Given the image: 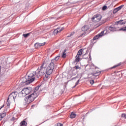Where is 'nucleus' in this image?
<instances>
[{
  "label": "nucleus",
  "instance_id": "41",
  "mask_svg": "<svg viewBox=\"0 0 126 126\" xmlns=\"http://www.w3.org/2000/svg\"><path fill=\"white\" fill-rule=\"evenodd\" d=\"M90 58H91V56H90Z\"/></svg>",
  "mask_w": 126,
  "mask_h": 126
},
{
  "label": "nucleus",
  "instance_id": "36",
  "mask_svg": "<svg viewBox=\"0 0 126 126\" xmlns=\"http://www.w3.org/2000/svg\"><path fill=\"white\" fill-rule=\"evenodd\" d=\"M11 121H15V118H14V117H12L11 119Z\"/></svg>",
  "mask_w": 126,
  "mask_h": 126
},
{
  "label": "nucleus",
  "instance_id": "31",
  "mask_svg": "<svg viewBox=\"0 0 126 126\" xmlns=\"http://www.w3.org/2000/svg\"><path fill=\"white\" fill-rule=\"evenodd\" d=\"M56 126H63V124L61 123H57Z\"/></svg>",
  "mask_w": 126,
  "mask_h": 126
},
{
  "label": "nucleus",
  "instance_id": "42",
  "mask_svg": "<svg viewBox=\"0 0 126 126\" xmlns=\"http://www.w3.org/2000/svg\"><path fill=\"white\" fill-rule=\"evenodd\" d=\"M45 76L47 77V75H45Z\"/></svg>",
  "mask_w": 126,
  "mask_h": 126
},
{
  "label": "nucleus",
  "instance_id": "10",
  "mask_svg": "<svg viewBox=\"0 0 126 126\" xmlns=\"http://www.w3.org/2000/svg\"><path fill=\"white\" fill-rule=\"evenodd\" d=\"M60 57H61V55H58V56L55 57L54 59L51 60V62L50 63H53L54 65H55V64L56 63H57V61H58L59 59H60Z\"/></svg>",
  "mask_w": 126,
  "mask_h": 126
},
{
  "label": "nucleus",
  "instance_id": "40",
  "mask_svg": "<svg viewBox=\"0 0 126 126\" xmlns=\"http://www.w3.org/2000/svg\"><path fill=\"white\" fill-rule=\"evenodd\" d=\"M116 66H113V68H115V67H116Z\"/></svg>",
  "mask_w": 126,
  "mask_h": 126
},
{
  "label": "nucleus",
  "instance_id": "25",
  "mask_svg": "<svg viewBox=\"0 0 126 126\" xmlns=\"http://www.w3.org/2000/svg\"><path fill=\"white\" fill-rule=\"evenodd\" d=\"M123 7H124V5H122L119 7H117V9H118V10H121L122 8H123Z\"/></svg>",
  "mask_w": 126,
  "mask_h": 126
},
{
  "label": "nucleus",
  "instance_id": "21",
  "mask_svg": "<svg viewBox=\"0 0 126 126\" xmlns=\"http://www.w3.org/2000/svg\"><path fill=\"white\" fill-rule=\"evenodd\" d=\"M44 63H43L42 64V65L40 66V70H43L44 69V68H46L45 67H44Z\"/></svg>",
  "mask_w": 126,
  "mask_h": 126
},
{
  "label": "nucleus",
  "instance_id": "22",
  "mask_svg": "<svg viewBox=\"0 0 126 126\" xmlns=\"http://www.w3.org/2000/svg\"><path fill=\"white\" fill-rule=\"evenodd\" d=\"M29 35H30V33H26V34H23V37H24V38H27V37H28Z\"/></svg>",
  "mask_w": 126,
  "mask_h": 126
},
{
  "label": "nucleus",
  "instance_id": "11",
  "mask_svg": "<svg viewBox=\"0 0 126 126\" xmlns=\"http://www.w3.org/2000/svg\"><path fill=\"white\" fill-rule=\"evenodd\" d=\"M45 44H46V42H43L42 43H36L34 44V47L37 48H39V47L44 46V45Z\"/></svg>",
  "mask_w": 126,
  "mask_h": 126
},
{
  "label": "nucleus",
  "instance_id": "23",
  "mask_svg": "<svg viewBox=\"0 0 126 126\" xmlns=\"http://www.w3.org/2000/svg\"><path fill=\"white\" fill-rule=\"evenodd\" d=\"M118 11H119V9H118V8H116L113 10V13H117Z\"/></svg>",
  "mask_w": 126,
  "mask_h": 126
},
{
  "label": "nucleus",
  "instance_id": "30",
  "mask_svg": "<svg viewBox=\"0 0 126 126\" xmlns=\"http://www.w3.org/2000/svg\"><path fill=\"white\" fill-rule=\"evenodd\" d=\"M74 68H75L76 69H79V68H80V67L76 65V66H75Z\"/></svg>",
  "mask_w": 126,
  "mask_h": 126
},
{
  "label": "nucleus",
  "instance_id": "6",
  "mask_svg": "<svg viewBox=\"0 0 126 126\" xmlns=\"http://www.w3.org/2000/svg\"><path fill=\"white\" fill-rule=\"evenodd\" d=\"M101 19H102V16L100 14L94 15L92 18V21L94 22H99Z\"/></svg>",
  "mask_w": 126,
  "mask_h": 126
},
{
  "label": "nucleus",
  "instance_id": "9",
  "mask_svg": "<svg viewBox=\"0 0 126 126\" xmlns=\"http://www.w3.org/2000/svg\"><path fill=\"white\" fill-rule=\"evenodd\" d=\"M102 36H104V31L101 32L100 33H99L98 34L95 35L94 37L93 40H97V39H99V38H101Z\"/></svg>",
  "mask_w": 126,
  "mask_h": 126
},
{
  "label": "nucleus",
  "instance_id": "24",
  "mask_svg": "<svg viewBox=\"0 0 126 126\" xmlns=\"http://www.w3.org/2000/svg\"><path fill=\"white\" fill-rule=\"evenodd\" d=\"M66 57V53H64H64H63L62 57L63 59H64V58H65Z\"/></svg>",
  "mask_w": 126,
  "mask_h": 126
},
{
  "label": "nucleus",
  "instance_id": "20",
  "mask_svg": "<svg viewBox=\"0 0 126 126\" xmlns=\"http://www.w3.org/2000/svg\"><path fill=\"white\" fill-rule=\"evenodd\" d=\"M40 87H41V86H38L35 87L34 89V93H36V91H38V90H39Z\"/></svg>",
  "mask_w": 126,
  "mask_h": 126
},
{
  "label": "nucleus",
  "instance_id": "4",
  "mask_svg": "<svg viewBox=\"0 0 126 126\" xmlns=\"http://www.w3.org/2000/svg\"><path fill=\"white\" fill-rule=\"evenodd\" d=\"M16 96H17V92H14L10 94L7 100V106L6 107L7 109H8L9 108V106H10V102L8 101V100H9V99H13V100H15V98H16Z\"/></svg>",
  "mask_w": 126,
  "mask_h": 126
},
{
  "label": "nucleus",
  "instance_id": "7",
  "mask_svg": "<svg viewBox=\"0 0 126 126\" xmlns=\"http://www.w3.org/2000/svg\"><path fill=\"white\" fill-rule=\"evenodd\" d=\"M83 53V50L82 49H80L78 52V53L76 56V59L75 62H77V63H78L79 61H80V56Z\"/></svg>",
  "mask_w": 126,
  "mask_h": 126
},
{
  "label": "nucleus",
  "instance_id": "26",
  "mask_svg": "<svg viewBox=\"0 0 126 126\" xmlns=\"http://www.w3.org/2000/svg\"><path fill=\"white\" fill-rule=\"evenodd\" d=\"M120 31H126V27L125 28H122L119 30Z\"/></svg>",
  "mask_w": 126,
  "mask_h": 126
},
{
  "label": "nucleus",
  "instance_id": "5",
  "mask_svg": "<svg viewBox=\"0 0 126 126\" xmlns=\"http://www.w3.org/2000/svg\"><path fill=\"white\" fill-rule=\"evenodd\" d=\"M54 68H55V65L52 63H50L46 69V74L47 75H50V74H52Z\"/></svg>",
  "mask_w": 126,
  "mask_h": 126
},
{
  "label": "nucleus",
  "instance_id": "1",
  "mask_svg": "<svg viewBox=\"0 0 126 126\" xmlns=\"http://www.w3.org/2000/svg\"><path fill=\"white\" fill-rule=\"evenodd\" d=\"M36 76V71L28 72L27 74L26 77H24L23 79L25 81L24 82L26 84H30L32 82H33L35 80L34 76Z\"/></svg>",
  "mask_w": 126,
  "mask_h": 126
},
{
  "label": "nucleus",
  "instance_id": "39",
  "mask_svg": "<svg viewBox=\"0 0 126 126\" xmlns=\"http://www.w3.org/2000/svg\"><path fill=\"white\" fill-rule=\"evenodd\" d=\"M65 52H66V50L65 49V50H64L63 53H64V54H65Z\"/></svg>",
  "mask_w": 126,
  "mask_h": 126
},
{
  "label": "nucleus",
  "instance_id": "37",
  "mask_svg": "<svg viewBox=\"0 0 126 126\" xmlns=\"http://www.w3.org/2000/svg\"><path fill=\"white\" fill-rule=\"evenodd\" d=\"M3 107H4V104H3V105L0 108V110L2 109V108H3Z\"/></svg>",
  "mask_w": 126,
  "mask_h": 126
},
{
  "label": "nucleus",
  "instance_id": "19",
  "mask_svg": "<svg viewBox=\"0 0 126 126\" xmlns=\"http://www.w3.org/2000/svg\"><path fill=\"white\" fill-rule=\"evenodd\" d=\"M100 74V72L94 71L93 75L94 76H98Z\"/></svg>",
  "mask_w": 126,
  "mask_h": 126
},
{
  "label": "nucleus",
  "instance_id": "16",
  "mask_svg": "<svg viewBox=\"0 0 126 126\" xmlns=\"http://www.w3.org/2000/svg\"><path fill=\"white\" fill-rule=\"evenodd\" d=\"M109 30H110V31H112L113 32H114V31H116V29L114 27L110 26L109 27Z\"/></svg>",
  "mask_w": 126,
  "mask_h": 126
},
{
  "label": "nucleus",
  "instance_id": "32",
  "mask_svg": "<svg viewBox=\"0 0 126 126\" xmlns=\"http://www.w3.org/2000/svg\"><path fill=\"white\" fill-rule=\"evenodd\" d=\"M74 34V32H72L70 35H68L67 37H71V36H72V35H73Z\"/></svg>",
  "mask_w": 126,
  "mask_h": 126
},
{
  "label": "nucleus",
  "instance_id": "8",
  "mask_svg": "<svg viewBox=\"0 0 126 126\" xmlns=\"http://www.w3.org/2000/svg\"><path fill=\"white\" fill-rule=\"evenodd\" d=\"M35 76L36 77H37V78H39L40 76H43V75H44V72H43L42 70H37L36 71H35Z\"/></svg>",
  "mask_w": 126,
  "mask_h": 126
},
{
  "label": "nucleus",
  "instance_id": "38",
  "mask_svg": "<svg viewBox=\"0 0 126 126\" xmlns=\"http://www.w3.org/2000/svg\"><path fill=\"white\" fill-rule=\"evenodd\" d=\"M1 71V66H0V74Z\"/></svg>",
  "mask_w": 126,
  "mask_h": 126
},
{
  "label": "nucleus",
  "instance_id": "28",
  "mask_svg": "<svg viewBox=\"0 0 126 126\" xmlns=\"http://www.w3.org/2000/svg\"><path fill=\"white\" fill-rule=\"evenodd\" d=\"M107 6H103L102 7V10H106V9H107Z\"/></svg>",
  "mask_w": 126,
  "mask_h": 126
},
{
  "label": "nucleus",
  "instance_id": "35",
  "mask_svg": "<svg viewBox=\"0 0 126 126\" xmlns=\"http://www.w3.org/2000/svg\"><path fill=\"white\" fill-rule=\"evenodd\" d=\"M78 83H79V80H78L77 82L75 84V86H76L77 85H78Z\"/></svg>",
  "mask_w": 126,
  "mask_h": 126
},
{
  "label": "nucleus",
  "instance_id": "14",
  "mask_svg": "<svg viewBox=\"0 0 126 126\" xmlns=\"http://www.w3.org/2000/svg\"><path fill=\"white\" fill-rule=\"evenodd\" d=\"M82 31H84V32L87 31V30H89V26H84L82 28Z\"/></svg>",
  "mask_w": 126,
  "mask_h": 126
},
{
  "label": "nucleus",
  "instance_id": "34",
  "mask_svg": "<svg viewBox=\"0 0 126 126\" xmlns=\"http://www.w3.org/2000/svg\"><path fill=\"white\" fill-rule=\"evenodd\" d=\"M91 84H94V80H92L90 81Z\"/></svg>",
  "mask_w": 126,
  "mask_h": 126
},
{
  "label": "nucleus",
  "instance_id": "3",
  "mask_svg": "<svg viewBox=\"0 0 126 126\" xmlns=\"http://www.w3.org/2000/svg\"><path fill=\"white\" fill-rule=\"evenodd\" d=\"M31 91H32V88L30 87H28L27 88H24L21 92H20L18 94L19 97H25L27 95H28V94H30L31 93Z\"/></svg>",
  "mask_w": 126,
  "mask_h": 126
},
{
  "label": "nucleus",
  "instance_id": "27",
  "mask_svg": "<svg viewBox=\"0 0 126 126\" xmlns=\"http://www.w3.org/2000/svg\"><path fill=\"white\" fill-rule=\"evenodd\" d=\"M89 51L88 50H87L86 51V53L83 56V57L84 59H87V58H88V57H84L85 56H86V55H87V53H89Z\"/></svg>",
  "mask_w": 126,
  "mask_h": 126
},
{
  "label": "nucleus",
  "instance_id": "12",
  "mask_svg": "<svg viewBox=\"0 0 126 126\" xmlns=\"http://www.w3.org/2000/svg\"><path fill=\"white\" fill-rule=\"evenodd\" d=\"M63 30V28H58L56 30L54 31L55 34H58V33H60V32H62Z\"/></svg>",
  "mask_w": 126,
  "mask_h": 126
},
{
  "label": "nucleus",
  "instance_id": "13",
  "mask_svg": "<svg viewBox=\"0 0 126 126\" xmlns=\"http://www.w3.org/2000/svg\"><path fill=\"white\" fill-rule=\"evenodd\" d=\"M116 24L118 25V24H120L121 25H123L124 24H126V21H124V20H121L119 21L116 22Z\"/></svg>",
  "mask_w": 126,
  "mask_h": 126
},
{
  "label": "nucleus",
  "instance_id": "33",
  "mask_svg": "<svg viewBox=\"0 0 126 126\" xmlns=\"http://www.w3.org/2000/svg\"><path fill=\"white\" fill-rule=\"evenodd\" d=\"M42 72H44V74L46 73V68H44V69L42 70Z\"/></svg>",
  "mask_w": 126,
  "mask_h": 126
},
{
  "label": "nucleus",
  "instance_id": "2",
  "mask_svg": "<svg viewBox=\"0 0 126 126\" xmlns=\"http://www.w3.org/2000/svg\"><path fill=\"white\" fill-rule=\"evenodd\" d=\"M37 97H38V94L36 93H33L26 97L25 98V101L27 104H30V103H32V102H33Z\"/></svg>",
  "mask_w": 126,
  "mask_h": 126
},
{
  "label": "nucleus",
  "instance_id": "17",
  "mask_svg": "<svg viewBox=\"0 0 126 126\" xmlns=\"http://www.w3.org/2000/svg\"><path fill=\"white\" fill-rule=\"evenodd\" d=\"M75 117H76V114H74V113H73V112L71 113V114L70 116V118L71 119H74V118H75Z\"/></svg>",
  "mask_w": 126,
  "mask_h": 126
},
{
  "label": "nucleus",
  "instance_id": "29",
  "mask_svg": "<svg viewBox=\"0 0 126 126\" xmlns=\"http://www.w3.org/2000/svg\"><path fill=\"white\" fill-rule=\"evenodd\" d=\"M122 118H125V119H126V114H122Z\"/></svg>",
  "mask_w": 126,
  "mask_h": 126
},
{
  "label": "nucleus",
  "instance_id": "15",
  "mask_svg": "<svg viewBox=\"0 0 126 126\" xmlns=\"http://www.w3.org/2000/svg\"><path fill=\"white\" fill-rule=\"evenodd\" d=\"M27 122L25 120H24L21 122V126H27Z\"/></svg>",
  "mask_w": 126,
  "mask_h": 126
},
{
  "label": "nucleus",
  "instance_id": "18",
  "mask_svg": "<svg viewBox=\"0 0 126 126\" xmlns=\"http://www.w3.org/2000/svg\"><path fill=\"white\" fill-rule=\"evenodd\" d=\"M6 114L5 113H2V114L0 115V121H1L4 117H5Z\"/></svg>",
  "mask_w": 126,
  "mask_h": 126
}]
</instances>
